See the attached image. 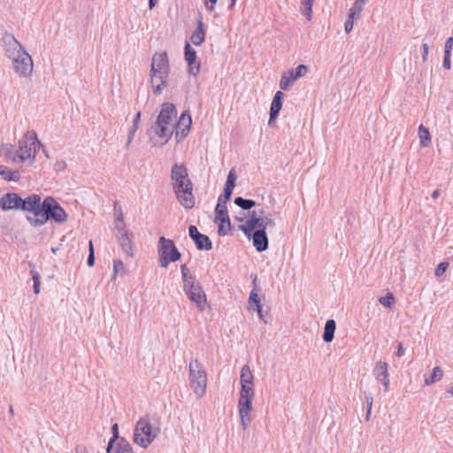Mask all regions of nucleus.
Segmentation results:
<instances>
[{
  "mask_svg": "<svg viewBox=\"0 0 453 453\" xmlns=\"http://www.w3.org/2000/svg\"><path fill=\"white\" fill-rule=\"evenodd\" d=\"M117 221L122 223L123 221V213L120 209H119L118 214H117Z\"/></svg>",
  "mask_w": 453,
  "mask_h": 453,
  "instance_id": "nucleus-59",
  "label": "nucleus"
},
{
  "mask_svg": "<svg viewBox=\"0 0 453 453\" xmlns=\"http://www.w3.org/2000/svg\"><path fill=\"white\" fill-rule=\"evenodd\" d=\"M177 116L176 107L171 103H164L157 118L155 133L166 142L173 135Z\"/></svg>",
  "mask_w": 453,
  "mask_h": 453,
  "instance_id": "nucleus-4",
  "label": "nucleus"
},
{
  "mask_svg": "<svg viewBox=\"0 0 453 453\" xmlns=\"http://www.w3.org/2000/svg\"><path fill=\"white\" fill-rule=\"evenodd\" d=\"M21 196L16 193H7L0 199V207L3 211L20 210Z\"/></svg>",
  "mask_w": 453,
  "mask_h": 453,
  "instance_id": "nucleus-17",
  "label": "nucleus"
},
{
  "mask_svg": "<svg viewBox=\"0 0 453 453\" xmlns=\"http://www.w3.org/2000/svg\"><path fill=\"white\" fill-rule=\"evenodd\" d=\"M38 142L37 134L35 131H27L22 139L19 141V148L15 151L10 150L6 157L13 162L25 163L30 160L32 164L35 158V148Z\"/></svg>",
  "mask_w": 453,
  "mask_h": 453,
  "instance_id": "nucleus-5",
  "label": "nucleus"
},
{
  "mask_svg": "<svg viewBox=\"0 0 453 453\" xmlns=\"http://www.w3.org/2000/svg\"><path fill=\"white\" fill-rule=\"evenodd\" d=\"M366 2L367 0H356L353 6L349 11V18L358 19Z\"/></svg>",
  "mask_w": 453,
  "mask_h": 453,
  "instance_id": "nucleus-28",
  "label": "nucleus"
},
{
  "mask_svg": "<svg viewBox=\"0 0 453 453\" xmlns=\"http://www.w3.org/2000/svg\"><path fill=\"white\" fill-rule=\"evenodd\" d=\"M76 453H88V450L85 446H78L75 449Z\"/></svg>",
  "mask_w": 453,
  "mask_h": 453,
  "instance_id": "nucleus-58",
  "label": "nucleus"
},
{
  "mask_svg": "<svg viewBox=\"0 0 453 453\" xmlns=\"http://www.w3.org/2000/svg\"><path fill=\"white\" fill-rule=\"evenodd\" d=\"M171 182L179 203L185 209L195 206L193 183L188 177V168L183 164L175 163L171 169Z\"/></svg>",
  "mask_w": 453,
  "mask_h": 453,
  "instance_id": "nucleus-2",
  "label": "nucleus"
},
{
  "mask_svg": "<svg viewBox=\"0 0 453 453\" xmlns=\"http://www.w3.org/2000/svg\"><path fill=\"white\" fill-rule=\"evenodd\" d=\"M191 124H192V119H191L190 115L183 112L180 115L179 121L177 123H175L174 128H176L177 130H180L182 136L186 137L190 129Z\"/></svg>",
  "mask_w": 453,
  "mask_h": 453,
  "instance_id": "nucleus-20",
  "label": "nucleus"
},
{
  "mask_svg": "<svg viewBox=\"0 0 453 453\" xmlns=\"http://www.w3.org/2000/svg\"><path fill=\"white\" fill-rule=\"evenodd\" d=\"M205 39V30L201 19L198 20L196 30L192 34L190 40L193 44L200 45Z\"/></svg>",
  "mask_w": 453,
  "mask_h": 453,
  "instance_id": "nucleus-24",
  "label": "nucleus"
},
{
  "mask_svg": "<svg viewBox=\"0 0 453 453\" xmlns=\"http://www.w3.org/2000/svg\"><path fill=\"white\" fill-rule=\"evenodd\" d=\"M379 302L388 307V308H391V306L393 305V303H395V296L392 293H388L385 296H381L380 299H379Z\"/></svg>",
  "mask_w": 453,
  "mask_h": 453,
  "instance_id": "nucleus-38",
  "label": "nucleus"
},
{
  "mask_svg": "<svg viewBox=\"0 0 453 453\" xmlns=\"http://www.w3.org/2000/svg\"><path fill=\"white\" fill-rule=\"evenodd\" d=\"M218 0H209V3H206L205 4V7L206 9L209 11V12H213L215 7V4L217 3Z\"/></svg>",
  "mask_w": 453,
  "mask_h": 453,
  "instance_id": "nucleus-54",
  "label": "nucleus"
},
{
  "mask_svg": "<svg viewBox=\"0 0 453 453\" xmlns=\"http://www.w3.org/2000/svg\"><path fill=\"white\" fill-rule=\"evenodd\" d=\"M254 376L250 368L249 365H244L241 370L240 380L241 385H254L253 384Z\"/></svg>",
  "mask_w": 453,
  "mask_h": 453,
  "instance_id": "nucleus-26",
  "label": "nucleus"
},
{
  "mask_svg": "<svg viewBox=\"0 0 453 453\" xmlns=\"http://www.w3.org/2000/svg\"><path fill=\"white\" fill-rule=\"evenodd\" d=\"M124 264L120 259H115L113 261V279L117 277L119 273L124 272Z\"/></svg>",
  "mask_w": 453,
  "mask_h": 453,
  "instance_id": "nucleus-42",
  "label": "nucleus"
},
{
  "mask_svg": "<svg viewBox=\"0 0 453 453\" xmlns=\"http://www.w3.org/2000/svg\"><path fill=\"white\" fill-rule=\"evenodd\" d=\"M372 373L376 380L382 383L385 391H388L389 387V373L388 363L383 361H378L375 364Z\"/></svg>",
  "mask_w": 453,
  "mask_h": 453,
  "instance_id": "nucleus-16",
  "label": "nucleus"
},
{
  "mask_svg": "<svg viewBox=\"0 0 453 453\" xmlns=\"http://www.w3.org/2000/svg\"><path fill=\"white\" fill-rule=\"evenodd\" d=\"M453 46V37H449L444 45V53H450Z\"/></svg>",
  "mask_w": 453,
  "mask_h": 453,
  "instance_id": "nucleus-48",
  "label": "nucleus"
},
{
  "mask_svg": "<svg viewBox=\"0 0 453 453\" xmlns=\"http://www.w3.org/2000/svg\"><path fill=\"white\" fill-rule=\"evenodd\" d=\"M252 239L253 246L258 252L265 251L268 249L269 241L265 229L257 227L255 230L250 232V237Z\"/></svg>",
  "mask_w": 453,
  "mask_h": 453,
  "instance_id": "nucleus-15",
  "label": "nucleus"
},
{
  "mask_svg": "<svg viewBox=\"0 0 453 453\" xmlns=\"http://www.w3.org/2000/svg\"><path fill=\"white\" fill-rule=\"evenodd\" d=\"M42 205L41 196L34 194L26 198L21 197L20 210L30 213L27 216V220L34 227H39V224H35L36 219L42 218Z\"/></svg>",
  "mask_w": 453,
  "mask_h": 453,
  "instance_id": "nucleus-10",
  "label": "nucleus"
},
{
  "mask_svg": "<svg viewBox=\"0 0 453 453\" xmlns=\"http://www.w3.org/2000/svg\"><path fill=\"white\" fill-rule=\"evenodd\" d=\"M157 4V0H149V8L152 10Z\"/></svg>",
  "mask_w": 453,
  "mask_h": 453,
  "instance_id": "nucleus-62",
  "label": "nucleus"
},
{
  "mask_svg": "<svg viewBox=\"0 0 453 453\" xmlns=\"http://www.w3.org/2000/svg\"><path fill=\"white\" fill-rule=\"evenodd\" d=\"M252 401L253 398L242 396H240L238 400V411L241 418V424L244 430L249 427L251 422L250 412L252 411Z\"/></svg>",
  "mask_w": 453,
  "mask_h": 453,
  "instance_id": "nucleus-12",
  "label": "nucleus"
},
{
  "mask_svg": "<svg viewBox=\"0 0 453 453\" xmlns=\"http://www.w3.org/2000/svg\"><path fill=\"white\" fill-rule=\"evenodd\" d=\"M255 310L257 311L259 319H262L265 323H266L267 320L265 319V316H264V313L262 311V306L257 309H255Z\"/></svg>",
  "mask_w": 453,
  "mask_h": 453,
  "instance_id": "nucleus-57",
  "label": "nucleus"
},
{
  "mask_svg": "<svg viewBox=\"0 0 453 453\" xmlns=\"http://www.w3.org/2000/svg\"><path fill=\"white\" fill-rule=\"evenodd\" d=\"M140 120H141V112L138 111L133 120V126L129 128V130L127 132V134H129L130 136H134V134L138 129Z\"/></svg>",
  "mask_w": 453,
  "mask_h": 453,
  "instance_id": "nucleus-41",
  "label": "nucleus"
},
{
  "mask_svg": "<svg viewBox=\"0 0 453 453\" xmlns=\"http://www.w3.org/2000/svg\"><path fill=\"white\" fill-rule=\"evenodd\" d=\"M188 381L194 394L202 398L207 388V373L203 365L197 360H192L188 365Z\"/></svg>",
  "mask_w": 453,
  "mask_h": 453,
  "instance_id": "nucleus-7",
  "label": "nucleus"
},
{
  "mask_svg": "<svg viewBox=\"0 0 453 453\" xmlns=\"http://www.w3.org/2000/svg\"><path fill=\"white\" fill-rule=\"evenodd\" d=\"M184 54H185V60L189 65H192L195 64L196 59V50L191 48L188 42H186L185 48H184Z\"/></svg>",
  "mask_w": 453,
  "mask_h": 453,
  "instance_id": "nucleus-31",
  "label": "nucleus"
},
{
  "mask_svg": "<svg viewBox=\"0 0 453 453\" xmlns=\"http://www.w3.org/2000/svg\"><path fill=\"white\" fill-rule=\"evenodd\" d=\"M111 432H112V437L110 439V441L108 442L109 448H113V445L116 442V441H119V439L121 438V437L119 436V426H118V424L115 423L111 426Z\"/></svg>",
  "mask_w": 453,
  "mask_h": 453,
  "instance_id": "nucleus-40",
  "label": "nucleus"
},
{
  "mask_svg": "<svg viewBox=\"0 0 453 453\" xmlns=\"http://www.w3.org/2000/svg\"><path fill=\"white\" fill-rule=\"evenodd\" d=\"M236 175L234 171L232 169L227 175L226 181L224 188V195L226 200H230L233 190L235 186Z\"/></svg>",
  "mask_w": 453,
  "mask_h": 453,
  "instance_id": "nucleus-22",
  "label": "nucleus"
},
{
  "mask_svg": "<svg viewBox=\"0 0 453 453\" xmlns=\"http://www.w3.org/2000/svg\"><path fill=\"white\" fill-rule=\"evenodd\" d=\"M180 272H181L182 279H186V278L191 279V277H193V275L190 273V271L188 268L187 265H182L180 266Z\"/></svg>",
  "mask_w": 453,
  "mask_h": 453,
  "instance_id": "nucleus-47",
  "label": "nucleus"
},
{
  "mask_svg": "<svg viewBox=\"0 0 453 453\" xmlns=\"http://www.w3.org/2000/svg\"><path fill=\"white\" fill-rule=\"evenodd\" d=\"M42 215V218L36 219L37 221H35V224H39V227L45 225L50 219H53L57 223H64L67 219L65 210L52 196L44 198Z\"/></svg>",
  "mask_w": 453,
  "mask_h": 453,
  "instance_id": "nucleus-8",
  "label": "nucleus"
},
{
  "mask_svg": "<svg viewBox=\"0 0 453 453\" xmlns=\"http://www.w3.org/2000/svg\"><path fill=\"white\" fill-rule=\"evenodd\" d=\"M115 228L119 233V235H122V233L128 234L127 229L125 228L124 223H120L119 221L116 222Z\"/></svg>",
  "mask_w": 453,
  "mask_h": 453,
  "instance_id": "nucleus-52",
  "label": "nucleus"
},
{
  "mask_svg": "<svg viewBox=\"0 0 453 453\" xmlns=\"http://www.w3.org/2000/svg\"><path fill=\"white\" fill-rule=\"evenodd\" d=\"M190 238L194 241L196 249L199 250H210L212 248V243L210 238L201 234L196 226H190L188 228Z\"/></svg>",
  "mask_w": 453,
  "mask_h": 453,
  "instance_id": "nucleus-13",
  "label": "nucleus"
},
{
  "mask_svg": "<svg viewBox=\"0 0 453 453\" xmlns=\"http://www.w3.org/2000/svg\"><path fill=\"white\" fill-rule=\"evenodd\" d=\"M418 137L420 140V145L423 147H428L431 144V136L429 130L423 125L418 127Z\"/></svg>",
  "mask_w": 453,
  "mask_h": 453,
  "instance_id": "nucleus-29",
  "label": "nucleus"
},
{
  "mask_svg": "<svg viewBox=\"0 0 453 453\" xmlns=\"http://www.w3.org/2000/svg\"><path fill=\"white\" fill-rule=\"evenodd\" d=\"M371 411H372V409H367L366 417H365L366 420H369V418H370Z\"/></svg>",
  "mask_w": 453,
  "mask_h": 453,
  "instance_id": "nucleus-63",
  "label": "nucleus"
},
{
  "mask_svg": "<svg viewBox=\"0 0 453 453\" xmlns=\"http://www.w3.org/2000/svg\"><path fill=\"white\" fill-rule=\"evenodd\" d=\"M276 223L271 214L265 215L264 211H260L258 213H257V211H252L245 224L241 225L239 228L248 238H250V232L255 230L257 227L265 230L267 226L274 227Z\"/></svg>",
  "mask_w": 453,
  "mask_h": 453,
  "instance_id": "nucleus-11",
  "label": "nucleus"
},
{
  "mask_svg": "<svg viewBox=\"0 0 453 453\" xmlns=\"http://www.w3.org/2000/svg\"><path fill=\"white\" fill-rule=\"evenodd\" d=\"M87 263H88V266H92L95 264V255H94V249H93L92 241L89 242V254H88V257Z\"/></svg>",
  "mask_w": 453,
  "mask_h": 453,
  "instance_id": "nucleus-46",
  "label": "nucleus"
},
{
  "mask_svg": "<svg viewBox=\"0 0 453 453\" xmlns=\"http://www.w3.org/2000/svg\"><path fill=\"white\" fill-rule=\"evenodd\" d=\"M450 55V53H444L443 58V67L448 70L451 68Z\"/></svg>",
  "mask_w": 453,
  "mask_h": 453,
  "instance_id": "nucleus-49",
  "label": "nucleus"
},
{
  "mask_svg": "<svg viewBox=\"0 0 453 453\" xmlns=\"http://www.w3.org/2000/svg\"><path fill=\"white\" fill-rule=\"evenodd\" d=\"M449 393H450L451 395L453 396V387L449 389Z\"/></svg>",
  "mask_w": 453,
  "mask_h": 453,
  "instance_id": "nucleus-64",
  "label": "nucleus"
},
{
  "mask_svg": "<svg viewBox=\"0 0 453 453\" xmlns=\"http://www.w3.org/2000/svg\"><path fill=\"white\" fill-rule=\"evenodd\" d=\"M66 167V163L64 160L57 161L54 165V169L57 172H61Z\"/></svg>",
  "mask_w": 453,
  "mask_h": 453,
  "instance_id": "nucleus-50",
  "label": "nucleus"
},
{
  "mask_svg": "<svg viewBox=\"0 0 453 453\" xmlns=\"http://www.w3.org/2000/svg\"><path fill=\"white\" fill-rule=\"evenodd\" d=\"M449 265V262L440 263L434 271L435 277L439 278V277L442 276L444 274V273L446 272V270L448 269Z\"/></svg>",
  "mask_w": 453,
  "mask_h": 453,
  "instance_id": "nucleus-44",
  "label": "nucleus"
},
{
  "mask_svg": "<svg viewBox=\"0 0 453 453\" xmlns=\"http://www.w3.org/2000/svg\"><path fill=\"white\" fill-rule=\"evenodd\" d=\"M31 274H32V280L34 281V292L35 294H39L40 293V284H41L40 274L36 271H32Z\"/></svg>",
  "mask_w": 453,
  "mask_h": 453,
  "instance_id": "nucleus-43",
  "label": "nucleus"
},
{
  "mask_svg": "<svg viewBox=\"0 0 453 453\" xmlns=\"http://www.w3.org/2000/svg\"><path fill=\"white\" fill-rule=\"evenodd\" d=\"M160 433L158 426H153L148 417L141 418L134 430V442L142 449H147Z\"/></svg>",
  "mask_w": 453,
  "mask_h": 453,
  "instance_id": "nucleus-6",
  "label": "nucleus"
},
{
  "mask_svg": "<svg viewBox=\"0 0 453 453\" xmlns=\"http://www.w3.org/2000/svg\"><path fill=\"white\" fill-rule=\"evenodd\" d=\"M0 175L8 181H17L19 180V173L18 171L11 170L7 166L0 165Z\"/></svg>",
  "mask_w": 453,
  "mask_h": 453,
  "instance_id": "nucleus-27",
  "label": "nucleus"
},
{
  "mask_svg": "<svg viewBox=\"0 0 453 453\" xmlns=\"http://www.w3.org/2000/svg\"><path fill=\"white\" fill-rule=\"evenodd\" d=\"M336 329V323L334 319H328L326 322L323 340L326 342H331L334 340V331Z\"/></svg>",
  "mask_w": 453,
  "mask_h": 453,
  "instance_id": "nucleus-25",
  "label": "nucleus"
},
{
  "mask_svg": "<svg viewBox=\"0 0 453 453\" xmlns=\"http://www.w3.org/2000/svg\"><path fill=\"white\" fill-rule=\"evenodd\" d=\"M134 137V136H130V134H127V142H126V148H127V149H128V148H129V146H130V144H131V142H132V141H133Z\"/></svg>",
  "mask_w": 453,
  "mask_h": 453,
  "instance_id": "nucleus-60",
  "label": "nucleus"
},
{
  "mask_svg": "<svg viewBox=\"0 0 453 453\" xmlns=\"http://www.w3.org/2000/svg\"><path fill=\"white\" fill-rule=\"evenodd\" d=\"M115 453H134V451L131 444L121 437L117 442Z\"/></svg>",
  "mask_w": 453,
  "mask_h": 453,
  "instance_id": "nucleus-30",
  "label": "nucleus"
},
{
  "mask_svg": "<svg viewBox=\"0 0 453 453\" xmlns=\"http://www.w3.org/2000/svg\"><path fill=\"white\" fill-rule=\"evenodd\" d=\"M315 0H302L301 12L306 16L308 20H311L312 18V5Z\"/></svg>",
  "mask_w": 453,
  "mask_h": 453,
  "instance_id": "nucleus-32",
  "label": "nucleus"
},
{
  "mask_svg": "<svg viewBox=\"0 0 453 453\" xmlns=\"http://www.w3.org/2000/svg\"><path fill=\"white\" fill-rule=\"evenodd\" d=\"M4 56L11 61L13 72L19 78H30L34 71L32 57L15 36L5 32L1 40Z\"/></svg>",
  "mask_w": 453,
  "mask_h": 453,
  "instance_id": "nucleus-1",
  "label": "nucleus"
},
{
  "mask_svg": "<svg viewBox=\"0 0 453 453\" xmlns=\"http://www.w3.org/2000/svg\"><path fill=\"white\" fill-rule=\"evenodd\" d=\"M118 241L122 251L127 255V257L130 258L134 257V247L128 234L122 233V235H118Z\"/></svg>",
  "mask_w": 453,
  "mask_h": 453,
  "instance_id": "nucleus-19",
  "label": "nucleus"
},
{
  "mask_svg": "<svg viewBox=\"0 0 453 453\" xmlns=\"http://www.w3.org/2000/svg\"><path fill=\"white\" fill-rule=\"evenodd\" d=\"M157 253L159 265L163 268H166L171 262L178 261L181 257L173 241L164 236L159 237Z\"/></svg>",
  "mask_w": 453,
  "mask_h": 453,
  "instance_id": "nucleus-9",
  "label": "nucleus"
},
{
  "mask_svg": "<svg viewBox=\"0 0 453 453\" xmlns=\"http://www.w3.org/2000/svg\"><path fill=\"white\" fill-rule=\"evenodd\" d=\"M249 301H250V309H253L252 308L253 304L255 305V309L261 307L259 296L257 293L255 292V290H252L250 292Z\"/></svg>",
  "mask_w": 453,
  "mask_h": 453,
  "instance_id": "nucleus-39",
  "label": "nucleus"
},
{
  "mask_svg": "<svg viewBox=\"0 0 453 453\" xmlns=\"http://www.w3.org/2000/svg\"><path fill=\"white\" fill-rule=\"evenodd\" d=\"M403 354H404V349H403V343L402 342H398L396 356L401 357L403 356Z\"/></svg>",
  "mask_w": 453,
  "mask_h": 453,
  "instance_id": "nucleus-55",
  "label": "nucleus"
},
{
  "mask_svg": "<svg viewBox=\"0 0 453 453\" xmlns=\"http://www.w3.org/2000/svg\"><path fill=\"white\" fill-rule=\"evenodd\" d=\"M169 68L168 57L165 51L153 55L150 69V82L155 94H161L163 89L166 87Z\"/></svg>",
  "mask_w": 453,
  "mask_h": 453,
  "instance_id": "nucleus-3",
  "label": "nucleus"
},
{
  "mask_svg": "<svg viewBox=\"0 0 453 453\" xmlns=\"http://www.w3.org/2000/svg\"><path fill=\"white\" fill-rule=\"evenodd\" d=\"M284 94L281 91H277L273 96L271 108H270V119L268 124L271 125L272 122L279 116L280 111L282 107V99Z\"/></svg>",
  "mask_w": 453,
  "mask_h": 453,
  "instance_id": "nucleus-18",
  "label": "nucleus"
},
{
  "mask_svg": "<svg viewBox=\"0 0 453 453\" xmlns=\"http://www.w3.org/2000/svg\"><path fill=\"white\" fill-rule=\"evenodd\" d=\"M422 50H423V52H422V60L424 62H426L427 60V58H428V51H429V46L426 42H424L423 45H422Z\"/></svg>",
  "mask_w": 453,
  "mask_h": 453,
  "instance_id": "nucleus-53",
  "label": "nucleus"
},
{
  "mask_svg": "<svg viewBox=\"0 0 453 453\" xmlns=\"http://www.w3.org/2000/svg\"><path fill=\"white\" fill-rule=\"evenodd\" d=\"M439 196H440V190L439 189H435L432 193V195H431L432 198L434 199V200L437 199L439 197Z\"/></svg>",
  "mask_w": 453,
  "mask_h": 453,
  "instance_id": "nucleus-61",
  "label": "nucleus"
},
{
  "mask_svg": "<svg viewBox=\"0 0 453 453\" xmlns=\"http://www.w3.org/2000/svg\"><path fill=\"white\" fill-rule=\"evenodd\" d=\"M354 19H355L349 18V16L348 17V19L346 20V22L344 24V29H345L346 33H349L352 30Z\"/></svg>",
  "mask_w": 453,
  "mask_h": 453,
  "instance_id": "nucleus-51",
  "label": "nucleus"
},
{
  "mask_svg": "<svg viewBox=\"0 0 453 453\" xmlns=\"http://www.w3.org/2000/svg\"><path fill=\"white\" fill-rule=\"evenodd\" d=\"M219 220L220 222L219 225V228H218V233H219V235L224 236L231 229L230 219H219Z\"/></svg>",
  "mask_w": 453,
  "mask_h": 453,
  "instance_id": "nucleus-35",
  "label": "nucleus"
},
{
  "mask_svg": "<svg viewBox=\"0 0 453 453\" xmlns=\"http://www.w3.org/2000/svg\"><path fill=\"white\" fill-rule=\"evenodd\" d=\"M227 201L225 196H219L217 206L215 208L216 219H229L227 211Z\"/></svg>",
  "mask_w": 453,
  "mask_h": 453,
  "instance_id": "nucleus-21",
  "label": "nucleus"
},
{
  "mask_svg": "<svg viewBox=\"0 0 453 453\" xmlns=\"http://www.w3.org/2000/svg\"><path fill=\"white\" fill-rule=\"evenodd\" d=\"M443 377V371L440 366H436L433 369L432 372L424 375V383L426 386L432 385L440 381Z\"/></svg>",
  "mask_w": 453,
  "mask_h": 453,
  "instance_id": "nucleus-23",
  "label": "nucleus"
},
{
  "mask_svg": "<svg viewBox=\"0 0 453 453\" xmlns=\"http://www.w3.org/2000/svg\"><path fill=\"white\" fill-rule=\"evenodd\" d=\"M183 280V290L184 292H187L188 291L189 289H191L195 285H198L199 283H196L195 281V278L194 276L191 277V279L189 278H186V279H182Z\"/></svg>",
  "mask_w": 453,
  "mask_h": 453,
  "instance_id": "nucleus-45",
  "label": "nucleus"
},
{
  "mask_svg": "<svg viewBox=\"0 0 453 453\" xmlns=\"http://www.w3.org/2000/svg\"><path fill=\"white\" fill-rule=\"evenodd\" d=\"M234 203L241 207L242 210H250L252 207L255 206L256 203L254 200L251 199H245L243 197L238 196L234 198Z\"/></svg>",
  "mask_w": 453,
  "mask_h": 453,
  "instance_id": "nucleus-34",
  "label": "nucleus"
},
{
  "mask_svg": "<svg viewBox=\"0 0 453 453\" xmlns=\"http://www.w3.org/2000/svg\"><path fill=\"white\" fill-rule=\"evenodd\" d=\"M308 71V67L304 65H299L295 70L289 71V73H292V76L294 79L297 80L300 77H303L305 75V73Z\"/></svg>",
  "mask_w": 453,
  "mask_h": 453,
  "instance_id": "nucleus-37",
  "label": "nucleus"
},
{
  "mask_svg": "<svg viewBox=\"0 0 453 453\" xmlns=\"http://www.w3.org/2000/svg\"><path fill=\"white\" fill-rule=\"evenodd\" d=\"M365 399H366V403H367V409H372V403H373L372 396V395H366Z\"/></svg>",
  "mask_w": 453,
  "mask_h": 453,
  "instance_id": "nucleus-56",
  "label": "nucleus"
},
{
  "mask_svg": "<svg viewBox=\"0 0 453 453\" xmlns=\"http://www.w3.org/2000/svg\"><path fill=\"white\" fill-rule=\"evenodd\" d=\"M296 80L292 76V73H286L282 75L280 81V88L282 90H288V88L293 85Z\"/></svg>",
  "mask_w": 453,
  "mask_h": 453,
  "instance_id": "nucleus-33",
  "label": "nucleus"
},
{
  "mask_svg": "<svg viewBox=\"0 0 453 453\" xmlns=\"http://www.w3.org/2000/svg\"><path fill=\"white\" fill-rule=\"evenodd\" d=\"M254 385H241L240 396L254 398Z\"/></svg>",
  "mask_w": 453,
  "mask_h": 453,
  "instance_id": "nucleus-36",
  "label": "nucleus"
},
{
  "mask_svg": "<svg viewBox=\"0 0 453 453\" xmlns=\"http://www.w3.org/2000/svg\"><path fill=\"white\" fill-rule=\"evenodd\" d=\"M188 299L196 303L200 311H203L206 306V295L200 284L195 285L191 289L185 292Z\"/></svg>",
  "mask_w": 453,
  "mask_h": 453,
  "instance_id": "nucleus-14",
  "label": "nucleus"
}]
</instances>
